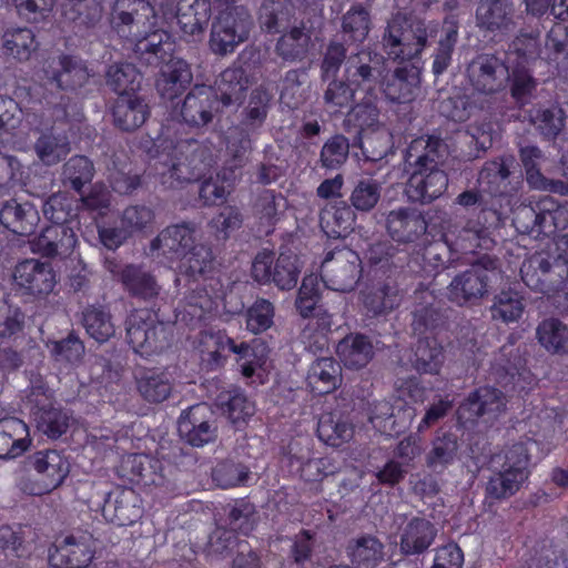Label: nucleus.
<instances>
[{"label": "nucleus", "mask_w": 568, "mask_h": 568, "mask_svg": "<svg viewBox=\"0 0 568 568\" xmlns=\"http://www.w3.org/2000/svg\"><path fill=\"white\" fill-rule=\"evenodd\" d=\"M369 10L361 3L353 4L342 17V32L346 41L364 42L371 31Z\"/></svg>", "instance_id": "09e8293b"}, {"label": "nucleus", "mask_w": 568, "mask_h": 568, "mask_svg": "<svg viewBox=\"0 0 568 568\" xmlns=\"http://www.w3.org/2000/svg\"><path fill=\"white\" fill-rule=\"evenodd\" d=\"M142 75L131 63H114L105 73L106 85L119 94H134L140 88Z\"/></svg>", "instance_id": "a18cd8bd"}, {"label": "nucleus", "mask_w": 568, "mask_h": 568, "mask_svg": "<svg viewBox=\"0 0 568 568\" xmlns=\"http://www.w3.org/2000/svg\"><path fill=\"white\" fill-rule=\"evenodd\" d=\"M415 416V409L405 402L397 399L392 404L383 399L374 404L369 420L377 430L393 436L405 432Z\"/></svg>", "instance_id": "5701e85b"}, {"label": "nucleus", "mask_w": 568, "mask_h": 568, "mask_svg": "<svg viewBox=\"0 0 568 568\" xmlns=\"http://www.w3.org/2000/svg\"><path fill=\"white\" fill-rule=\"evenodd\" d=\"M301 267L300 258L296 254L283 252L274 263L272 282L280 290H292L297 284Z\"/></svg>", "instance_id": "6e6d98bb"}, {"label": "nucleus", "mask_w": 568, "mask_h": 568, "mask_svg": "<svg viewBox=\"0 0 568 568\" xmlns=\"http://www.w3.org/2000/svg\"><path fill=\"white\" fill-rule=\"evenodd\" d=\"M458 39V22L455 19H447L444 22V36L438 42L434 53L433 72L436 75L443 74L450 64L452 55Z\"/></svg>", "instance_id": "4d7b16f0"}, {"label": "nucleus", "mask_w": 568, "mask_h": 568, "mask_svg": "<svg viewBox=\"0 0 568 568\" xmlns=\"http://www.w3.org/2000/svg\"><path fill=\"white\" fill-rule=\"evenodd\" d=\"M247 403L245 390L233 387L219 394L215 405L236 429L244 430L248 416Z\"/></svg>", "instance_id": "ea45409f"}, {"label": "nucleus", "mask_w": 568, "mask_h": 568, "mask_svg": "<svg viewBox=\"0 0 568 568\" xmlns=\"http://www.w3.org/2000/svg\"><path fill=\"white\" fill-rule=\"evenodd\" d=\"M513 158H497L485 162L478 175L481 192L490 196H504L509 193V176Z\"/></svg>", "instance_id": "c85d7f7f"}, {"label": "nucleus", "mask_w": 568, "mask_h": 568, "mask_svg": "<svg viewBox=\"0 0 568 568\" xmlns=\"http://www.w3.org/2000/svg\"><path fill=\"white\" fill-rule=\"evenodd\" d=\"M3 47L14 59L27 61L38 44L34 33L30 29L19 28L3 34Z\"/></svg>", "instance_id": "680f3d73"}, {"label": "nucleus", "mask_w": 568, "mask_h": 568, "mask_svg": "<svg viewBox=\"0 0 568 568\" xmlns=\"http://www.w3.org/2000/svg\"><path fill=\"white\" fill-rule=\"evenodd\" d=\"M419 71L414 65H404L395 69L388 79L384 93L392 102L406 103L415 99L419 89Z\"/></svg>", "instance_id": "473e14b6"}, {"label": "nucleus", "mask_w": 568, "mask_h": 568, "mask_svg": "<svg viewBox=\"0 0 568 568\" xmlns=\"http://www.w3.org/2000/svg\"><path fill=\"white\" fill-rule=\"evenodd\" d=\"M62 14L75 27L91 29L101 21L103 7L100 0H65Z\"/></svg>", "instance_id": "79ce46f5"}, {"label": "nucleus", "mask_w": 568, "mask_h": 568, "mask_svg": "<svg viewBox=\"0 0 568 568\" xmlns=\"http://www.w3.org/2000/svg\"><path fill=\"white\" fill-rule=\"evenodd\" d=\"M40 222L37 207L29 201H6L0 209V223L19 236L31 235Z\"/></svg>", "instance_id": "393cba45"}, {"label": "nucleus", "mask_w": 568, "mask_h": 568, "mask_svg": "<svg viewBox=\"0 0 568 568\" xmlns=\"http://www.w3.org/2000/svg\"><path fill=\"white\" fill-rule=\"evenodd\" d=\"M443 358V347L437 339L433 336H424L415 346L412 363L420 373L437 374Z\"/></svg>", "instance_id": "de8ad7c7"}, {"label": "nucleus", "mask_w": 568, "mask_h": 568, "mask_svg": "<svg viewBox=\"0 0 568 568\" xmlns=\"http://www.w3.org/2000/svg\"><path fill=\"white\" fill-rule=\"evenodd\" d=\"M94 175L93 163L83 155L72 156L63 164L61 181L77 192L90 183Z\"/></svg>", "instance_id": "5fc2aeb1"}, {"label": "nucleus", "mask_w": 568, "mask_h": 568, "mask_svg": "<svg viewBox=\"0 0 568 568\" xmlns=\"http://www.w3.org/2000/svg\"><path fill=\"white\" fill-rule=\"evenodd\" d=\"M408 172L405 194L412 203L430 204L439 199L448 187V175L443 169L425 171L408 169Z\"/></svg>", "instance_id": "f3484780"}, {"label": "nucleus", "mask_w": 568, "mask_h": 568, "mask_svg": "<svg viewBox=\"0 0 568 568\" xmlns=\"http://www.w3.org/2000/svg\"><path fill=\"white\" fill-rule=\"evenodd\" d=\"M336 353L347 368L361 369L372 361L374 346L367 336L351 334L337 344Z\"/></svg>", "instance_id": "72a5a7b5"}, {"label": "nucleus", "mask_w": 568, "mask_h": 568, "mask_svg": "<svg viewBox=\"0 0 568 568\" xmlns=\"http://www.w3.org/2000/svg\"><path fill=\"white\" fill-rule=\"evenodd\" d=\"M539 344L549 353L561 354L568 351V327L558 318L540 322L536 329Z\"/></svg>", "instance_id": "c03bdc74"}, {"label": "nucleus", "mask_w": 568, "mask_h": 568, "mask_svg": "<svg viewBox=\"0 0 568 568\" xmlns=\"http://www.w3.org/2000/svg\"><path fill=\"white\" fill-rule=\"evenodd\" d=\"M324 92L323 101L328 110L337 112L341 109L347 108L354 101L356 88H352V83L346 80L332 77L327 81Z\"/></svg>", "instance_id": "0e129e2a"}, {"label": "nucleus", "mask_w": 568, "mask_h": 568, "mask_svg": "<svg viewBox=\"0 0 568 568\" xmlns=\"http://www.w3.org/2000/svg\"><path fill=\"white\" fill-rule=\"evenodd\" d=\"M82 323L90 337L98 343H104L115 334L111 314L101 307H87L82 313Z\"/></svg>", "instance_id": "864d4df0"}, {"label": "nucleus", "mask_w": 568, "mask_h": 568, "mask_svg": "<svg viewBox=\"0 0 568 568\" xmlns=\"http://www.w3.org/2000/svg\"><path fill=\"white\" fill-rule=\"evenodd\" d=\"M17 286L24 293L43 298L53 292L57 275L51 264L29 258L18 263L13 271Z\"/></svg>", "instance_id": "4468645a"}, {"label": "nucleus", "mask_w": 568, "mask_h": 568, "mask_svg": "<svg viewBox=\"0 0 568 568\" xmlns=\"http://www.w3.org/2000/svg\"><path fill=\"white\" fill-rule=\"evenodd\" d=\"M149 114L148 105L135 94L118 97L112 106L113 123L122 131L140 128Z\"/></svg>", "instance_id": "7c9ffc66"}, {"label": "nucleus", "mask_w": 568, "mask_h": 568, "mask_svg": "<svg viewBox=\"0 0 568 568\" xmlns=\"http://www.w3.org/2000/svg\"><path fill=\"white\" fill-rule=\"evenodd\" d=\"M353 434V426L342 416L334 413L321 415L317 424V435L326 445L339 447L351 440Z\"/></svg>", "instance_id": "37998d69"}, {"label": "nucleus", "mask_w": 568, "mask_h": 568, "mask_svg": "<svg viewBox=\"0 0 568 568\" xmlns=\"http://www.w3.org/2000/svg\"><path fill=\"white\" fill-rule=\"evenodd\" d=\"M523 297L514 290L499 292L490 307L491 317L504 323L518 321L524 312Z\"/></svg>", "instance_id": "bf43d9fd"}, {"label": "nucleus", "mask_w": 568, "mask_h": 568, "mask_svg": "<svg viewBox=\"0 0 568 568\" xmlns=\"http://www.w3.org/2000/svg\"><path fill=\"white\" fill-rule=\"evenodd\" d=\"M206 165L202 162V154L193 152L190 155L171 159L166 171L162 172V182L170 187H180L184 183L197 181L204 173Z\"/></svg>", "instance_id": "c756f323"}, {"label": "nucleus", "mask_w": 568, "mask_h": 568, "mask_svg": "<svg viewBox=\"0 0 568 568\" xmlns=\"http://www.w3.org/2000/svg\"><path fill=\"white\" fill-rule=\"evenodd\" d=\"M79 211V201L68 192L62 191L51 194L42 204L43 215L52 225L70 224L80 226Z\"/></svg>", "instance_id": "2f4dec72"}, {"label": "nucleus", "mask_w": 568, "mask_h": 568, "mask_svg": "<svg viewBox=\"0 0 568 568\" xmlns=\"http://www.w3.org/2000/svg\"><path fill=\"white\" fill-rule=\"evenodd\" d=\"M437 536L435 525L423 517H413L402 527L399 549L403 555L424 554Z\"/></svg>", "instance_id": "a878e982"}, {"label": "nucleus", "mask_w": 568, "mask_h": 568, "mask_svg": "<svg viewBox=\"0 0 568 568\" xmlns=\"http://www.w3.org/2000/svg\"><path fill=\"white\" fill-rule=\"evenodd\" d=\"M125 331L128 343L141 354L161 352L169 344L165 326L149 310L133 311L125 321Z\"/></svg>", "instance_id": "423d86ee"}, {"label": "nucleus", "mask_w": 568, "mask_h": 568, "mask_svg": "<svg viewBox=\"0 0 568 568\" xmlns=\"http://www.w3.org/2000/svg\"><path fill=\"white\" fill-rule=\"evenodd\" d=\"M529 457L523 444H515L504 455L491 460V474L486 483V497L501 501L516 495L529 478Z\"/></svg>", "instance_id": "20e7f679"}, {"label": "nucleus", "mask_w": 568, "mask_h": 568, "mask_svg": "<svg viewBox=\"0 0 568 568\" xmlns=\"http://www.w3.org/2000/svg\"><path fill=\"white\" fill-rule=\"evenodd\" d=\"M566 114L559 106L534 108L529 111V122L546 139H555L565 128Z\"/></svg>", "instance_id": "603ef678"}, {"label": "nucleus", "mask_w": 568, "mask_h": 568, "mask_svg": "<svg viewBox=\"0 0 568 568\" xmlns=\"http://www.w3.org/2000/svg\"><path fill=\"white\" fill-rule=\"evenodd\" d=\"M111 22L118 32H125L136 39L133 52L141 62L161 69L156 81V90L162 98L173 100L183 93L192 83L193 74L190 64L181 58L172 57L173 44L169 34L148 30L155 24L154 8L148 0H115Z\"/></svg>", "instance_id": "f257e3e1"}, {"label": "nucleus", "mask_w": 568, "mask_h": 568, "mask_svg": "<svg viewBox=\"0 0 568 568\" xmlns=\"http://www.w3.org/2000/svg\"><path fill=\"white\" fill-rule=\"evenodd\" d=\"M38 429L50 438H59L69 428V416L59 408H41L36 414Z\"/></svg>", "instance_id": "774afa93"}, {"label": "nucleus", "mask_w": 568, "mask_h": 568, "mask_svg": "<svg viewBox=\"0 0 568 568\" xmlns=\"http://www.w3.org/2000/svg\"><path fill=\"white\" fill-rule=\"evenodd\" d=\"M520 274L528 287L549 294L562 286L568 277V266L560 258L549 261L538 254L523 263Z\"/></svg>", "instance_id": "9d476101"}, {"label": "nucleus", "mask_w": 568, "mask_h": 568, "mask_svg": "<svg viewBox=\"0 0 568 568\" xmlns=\"http://www.w3.org/2000/svg\"><path fill=\"white\" fill-rule=\"evenodd\" d=\"M449 155V146L444 139L436 134L422 135L414 139L405 155L408 169L435 170L442 169Z\"/></svg>", "instance_id": "dca6fc26"}, {"label": "nucleus", "mask_w": 568, "mask_h": 568, "mask_svg": "<svg viewBox=\"0 0 568 568\" xmlns=\"http://www.w3.org/2000/svg\"><path fill=\"white\" fill-rule=\"evenodd\" d=\"M247 38L248 21L235 7L220 14L212 23L209 44L213 53L226 55Z\"/></svg>", "instance_id": "f8f14e48"}, {"label": "nucleus", "mask_w": 568, "mask_h": 568, "mask_svg": "<svg viewBox=\"0 0 568 568\" xmlns=\"http://www.w3.org/2000/svg\"><path fill=\"white\" fill-rule=\"evenodd\" d=\"M458 437L452 432H439L432 442V449L426 456L427 466L442 470L457 457Z\"/></svg>", "instance_id": "49530a36"}, {"label": "nucleus", "mask_w": 568, "mask_h": 568, "mask_svg": "<svg viewBox=\"0 0 568 568\" xmlns=\"http://www.w3.org/2000/svg\"><path fill=\"white\" fill-rule=\"evenodd\" d=\"M437 34V26L403 12L395 13L387 22L382 44L393 60H412L418 57Z\"/></svg>", "instance_id": "7ed1b4c3"}, {"label": "nucleus", "mask_w": 568, "mask_h": 568, "mask_svg": "<svg viewBox=\"0 0 568 568\" xmlns=\"http://www.w3.org/2000/svg\"><path fill=\"white\" fill-rule=\"evenodd\" d=\"M568 57V29L567 27L557 23L555 24L546 37L545 50L542 51L541 59L549 63L558 64L560 61L566 60Z\"/></svg>", "instance_id": "338daca9"}, {"label": "nucleus", "mask_w": 568, "mask_h": 568, "mask_svg": "<svg viewBox=\"0 0 568 568\" xmlns=\"http://www.w3.org/2000/svg\"><path fill=\"white\" fill-rule=\"evenodd\" d=\"M346 550L355 568H376L385 555L383 542L372 535L349 540Z\"/></svg>", "instance_id": "f704fd0d"}, {"label": "nucleus", "mask_w": 568, "mask_h": 568, "mask_svg": "<svg viewBox=\"0 0 568 568\" xmlns=\"http://www.w3.org/2000/svg\"><path fill=\"white\" fill-rule=\"evenodd\" d=\"M124 155L114 154L110 172V183L112 189L120 194H131L142 185L141 175L135 172L131 163L126 162Z\"/></svg>", "instance_id": "8fccbe9b"}, {"label": "nucleus", "mask_w": 568, "mask_h": 568, "mask_svg": "<svg viewBox=\"0 0 568 568\" xmlns=\"http://www.w3.org/2000/svg\"><path fill=\"white\" fill-rule=\"evenodd\" d=\"M141 396L150 403H162L172 392V383L165 373L149 371L138 381Z\"/></svg>", "instance_id": "13d9d810"}, {"label": "nucleus", "mask_w": 568, "mask_h": 568, "mask_svg": "<svg viewBox=\"0 0 568 568\" xmlns=\"http://www.w3.org/2000/svg\"><path fill=\"white\" fill-rule=\"evenodd\" d=\"M207 410L206 405L197 404L182 412L178 422V432L186 444L203 447L217 438L215 422L204 418Z\"/></svg>", "instance_id": "412c9836"}, {"label": "nucleus", "mask_w": 568, "mask_h": 568, "mask_svg": "<svg viewBox=\"0 0 568 568\" xmlns=\"http://www.w3.org/2000/svg\"><path fill=\"white\" fill-rule=\"evenodd\" d=\"M47 79L64 91H77L89 83L93 75L80 58L60 54L44 70Z\"/></svg>", "instance_id": "aec40b11"}, {"label": "nucleus", "mask_w": 568, "mask_h": 568, "mask_svg": "<svg viewBox=\"0 0 568 568\" xmlns=\"http://www.w3.org/2000/svg\"><path fill=\"white\" fill-rule=\"evenodd\" d=\"M94 540L90 534H70L59 537L48 549V561L53 568H87L94 557Z\"/></svg>", "instance_id": "1a4fd4ad"}, {"label": "nucleus", "mask_w": 568, "mask_h": 568, "mask_svg": "<svg viewBox=\"0 0 568 568\" xmlns=\"http://www.w3.org/2000/svg\"><path fill=\"white\" fill-rule=\"evenodd\" d=\"M175 18L185 36H202L211 18V1L179 0Z\"/></svg>", "instance_id": "bb28decb"}, {"label": "nucleus", "mask_w": 568, "mask_h": 568, "mask_svg": "<svg viewBox=\"0 0 568 568\" xmlns=\"http://www.w3.org/2000/svg\"><path fill=\"white\" fill-rule=\"evenodd\" d=\"M402 295L393 283H383L364 294V307L369 316H382L399 306Z\"/></svg>", "instance_id": "a19ab883"}, {"label": "nucleus", "mask_w": 568, "mask_h": 568, "mask_svg": "<svg viewBox=\"0 0 568 568\" xmlns=\"http://www.w3.org/2000/svg\"><path fill=\"white\" fill-rule=\"evenodd\" d=\"M28 426L18 418L0 420V458H16L29 446Z\"/></svg>", "instance_id": "c9c22d12"}, {"label": "nucleus", "mask_w": 568, "mask_h": 568, "mask_svg": "<svg viewBox=\"0 0 568 568\" xmlns=\"http://www.w3.org/2000/svg\"><path fill=\"white\" fill-rule=\"evenodd\" d=\"M116 265L110 263L108 268L115 273ZM123 290L133 298L143 302H154L161 294L162 287L155 275L142 265L128 264L116 272Z\"/></svg>", "instance_id": "4be33fe9"}, {"label": "nucleus", "mask_w": 568, "mask_h": 568, "mask_svg": "<svg viewBox=\"0 0 568 568\" xmlns=\"http://www.w3.org/2000/svg\"><path fill=\"white\" fill-rule=\"evenodd\" d=\"M476 26L484 33L508 36L516 29V10L510 0H480Z\"/></svg>", "instance_id": "2eb2a0df"}, {"label": "nucleus", "mask_w": 568, "mask_h": 568, "mask_svg": "<svg viewBox=\"0 0 568 568\" xmlns=\"http://www.w3.org/2000/svg\"><path fill=\"white\" fill-rule=\"evenodd\" d=\"M79 229L80 226L70 224L47 226L31 242L32 251L43 257L67 258L77 246Z\"/></svg>", "instance_id": "6ab92c4d"}, {"label": "nucleus", "mask_w": 568, "mask_h": 568, "mask_svg": "<svg viewBox=\"0 0 568 568\" xmlns=\"http://www.w3.org/2000/svg\"><path fill=\"white\" fill-rule=\"evenodd\" d=\"M361 260L349 248H339L327 253L321 266V275L326 284L336 292H351L361 277Z\"/></svg>", "instance_id": "6e6552de"}, {"label": "nucleus", "mask_w": 568, "mask_h": 568, "mask_svg": "<svg viewBox=\"0 0 568 568\" xmlns=\"http://www.w3.org/2000/svg\"><path fill=\"white\" fill-rule=\"evenodd\" d=\"M179 270L182 274L196 280L212 268L213 255L209 246L204 244H193L182 254Z\"/></svg>", "instance_id": "3c124183"}, {"label": "nucleus", "mask_w": 568, "mask_h": 568, "mask_svg": "<svg viewBox=\"0 0 568 568\" xmlns=\"http://www.w3.org/2000/svg\"><path fill=\"white\" fill-rule=\"evenodd\" d=\"M310 42L311 34L303 27H294L280 38L276 51L285 60H301L306 55Z\"/></svg>", "instance_id": "052dcab7"}, {"label": "nucleus", "mask_w": 568, "mask_h": 568, "mask_svg": "<svg viewBox=\"0 0 568 568\" xmlns=\"http://www.w3.org/2000/svg\"><path fill=\"white\" fill-rule=\"evenodd\" d=\"M497 270V258L489 255L480 256L467 270L452 278L446 287L447 300L459 307L479 305L489 295Z\"/></svg>", "instance_id": "39448f33"}, {"label": "nucleus", "mask_w": 568, "mask_h": 568, "mask_svg": "<svg viewBox=\"0 0 568 568\" xmlns=\"http://www.w3.org/2000/svg\"><path fill=\"white\" fill-rule=\"evenodd\" d=\"M467 79L473 90L494 95L506 89L510 74L507 63L494 53H480L468 63Z\"/></svg>", "instance_id": "0eeeda50"}, {"label": "nucleus", "mask_w": 568, "mask_h": 568, "mask_svg": "<svg viewBox=\"0 0 568 568\" xmlns=\"http://www.w3.org/2000/svg\"><path fill=\"white\" fill-rule=\"evenodd\" d=\"M29 464L43 475L47 487H58L69 474L68 460L57 450L37 452L29 457Z\"/></svg>", "instance_id": "4c0bfd02"}, {"label": "nucleus", "mask_w": 568, "mask_h": 568, "mask_svg": "<svg viewBox=\"0 0 568 568\" xmlns=\"http://www.w3.org/2000/svg\"><path fill=\"white\" fill-rule=\"evenodd\" d=\"M197 224L194 222H182L170 225L162 230L151 242V250H161L164 255H181L194 244V234Z\"/></svg>", "instance_id": "cd10ccee"}, {"label": "nucleus", "mask_w": 568, "mask_h": 568, "mask_svg": "<svg viewBox=\"0 0 568 568\" xmlns=\"http://www.w3.org/2000/svg\"><path fill=\"white\" fill-rule=\"evenodd\" d=\"M102 510L108 520L119 526L132 525L142 515L139 495L126 487L110 493Z\"/></svg>", "instance_id": "b1692460"}, {"label": "nucleus", "mask_w": 568, "mask_h": 568, "mask_svg": "<svg viewBox=\"0 0 568 568\" xmlns=\"http://www.w3.org/2000/svg\"><path fill=\"white\" fill-rule=\"evenodd\" d=\"M506 408V397L497 388L480 387L468 395L457 409L462 425L474 424L478 419L494 422Z\"/></svg>", "instance_id": "9b49d317"}, {"label": "nucleus", "mask_w": 568, "mask_h": 568, "mask_svg": "<svg viewBox=\"0 0 568 568\" xmlns=\"http://www.w3.org/2000/svg\"><path fill=\"white\" fill-rule=\"evenodd\" d=\"M382 186L371 178L361 179L349 194L351 206L359 212L372 211L381 199Z\"/></svg>", "instance_id": "e2e57ef3"}, {"label": "nucleus", "mask_w": 568, "mask_h": 568, "mask_svg": "<svg viewBox=\"0 0 568 568\" xmlns=\"http://www.w3.org/2000/svg\"><path fill=\"white\" fill-rule=\"evenodd\" d=\"M385 72V58L372 50L363 49L351 54L345 63V75L356 89L373 95Z\"/></svg>", "instance_id": "ddd939ff"}, {"label": "nucleus", "mask_w": 568, "mask_h": 568, "mask_svg": "<svg viewBox=\"0 0 568 568\" xmlns=\"http://www.w3.org/2000/svg\"><path fill=\"white\" fill-rule=\"evenodd\" d=\"M386 230L398 244H415L426 235L428 223L424 214L414 207H398L388 212Z\"/></svg>", "instance_id": "a211bd4d"}, {"label": "nucleus", "mask_w": 568, "mask_h": 568, "mask_svg": "<svg viewBox=\"0 0 568 568\" xmlns=\"http://www.w3.org/2000/svg\"><path fill=\"white\" fill-rule=\"evenodd\" d=\"M347 121L357 129L358 133L374 132L382 125L379 121V110L372 99V95H369L367 100L357 103L352 109L348 113Z\"/></svg>", "instance_id": "69168bd1"}, {"label": "nucleus", "mask_w": 568, "mask_h": 568, "mask_svg": "<svg viewBox=\"0 0 568 568\" xmlns=\"http://www.w3.org/2000/svg\"><path fill=\"white\" fill-rule=\"evenodd\" d=\"M307 382L317 395L328 394L342 382L341 365L332 357L317 358L310 367Z\"/></svg>", "instance_id": "e433bc0d"}, {"label": "nucleus", "mask_w": 568, "mask_h": 568, "mask_svg": "<svg viewBox=\"0 0 568 568\" xmlns=\"http://www.w3.org/2000/svg\"><path fill=\"white\" fill-rule=\"evenodd\" d=\"M33 150L39 161L45 166L60 163L70 153V142L64 134L55 133L52 129L40 131L33 143Z\"/></svg>", "instance_id": "58836bf2"}, {"label": "nucleus", "mask_w": 568, "mask_h": 568, "mask_svg": "<svg viewBox=\"0 0 568 568\" xmlns=\"http://www.w3.org/2000/svg\"><path fill=\"white\" fill-rule=\"evenodd\" d=\"M247 63L242 52L234 64L222 72L220 97L211 87H194L180 105L181 121L192 129H202L213 121L221 103L224 106L242 105L248 88Z\"/></svg>", "instance_id": "f03ea898"}]
</instances>
